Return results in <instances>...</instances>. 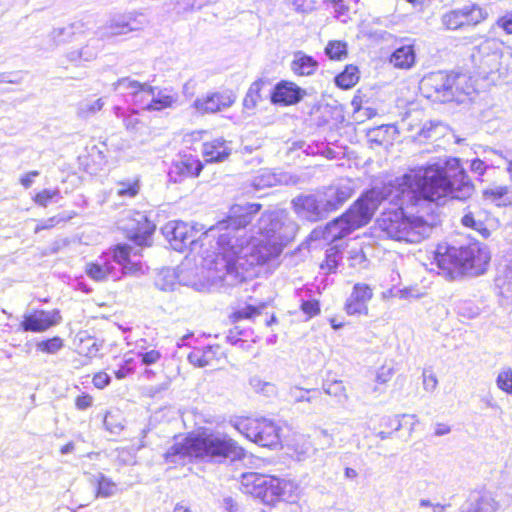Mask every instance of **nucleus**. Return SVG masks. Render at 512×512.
Returning <instances> with one entry per match:
<instances>
[{"label": "nucleus", "mask_w": 512, "mask_h": 512, "mask_svg": "<svg viewBox=\"0 0 512 512\" xmlns=\"http://www.w3.org/2000/svg\"><path fill=\"white\" fill-rule=\"evenodd\" d=\"M231 147L223 138H216L205 142L202 146V154L206 162H222L231 154Z\"/></svg>", "instance_id": "nucleus-26"}, {"label": "nucleus", "mask_w": 512, "mask_h": 512, "mask_svg": "<svg viewBox=\"0 0 512 512\" xmlns=\"http://www.w3.org/2000/svg\"><path fill=\"white\" fill-rule=\"evenodd\" d=\"M181 268H164L160 270L155 278V285L162 291H173L177 285L183 282Z\"/></svg>", "instance_id": "nucleus-30"}, {"label": "nucleus", "mask_w": 512, "mask_h": 512, "mask_svg": "<svg viewBox=\"0 0 512 512\" xmlns=\"http://www.w3.org/2000/svg\"><path fill=\"white\" fill-rule=\"evenodd\" d=\"M122 229L138 246H149L156 226L143 212H133L122 221Z\"/></svg>", "instance_id": "nucleus-12"}, {"label": "nucleus", "mask_w": 512, "mask_h": 512, "mask_svg": "<svg viewBox=\"0 0 512 512\" xmlns=\"http://www.w3.org/2000/svg\"><path fill=\"white\" fill-rule=\"evenodd\" d=\"M296 211L310 221H317L327 213L322 209L321 198L314 195L298 196L293 200Z\"/></svg>", "instance_id": "nucleus-23"}, {"label": "nucleus", "mask_w": 512, "mask_h": 512, "mask_svg": "<svg viewBox=\"0 0 512 512\" xmlns=\"http://www.w3.org/2000/svg\"><path fill=\"white\" fill-rule=\"evenodd\" d=\"M302 311L310 317L317 315L320 312L318 301H305L301 305Z\"/></svg>", "instance_id": "nucleus-58"}, {"label": "nucleus", "mask_w": 512, "mask_h": 512, "mask_svg": "<svg viewBox=\"0 0 512 512\" xmlns=\"http://www.w3.org/2000/svg\"><path fill=\"white\" fill-rule=\"evenodd\" d=\"M502 56L501 43L496 39H485L475 46L471 53V61L480 75L497 70Z\"/></svg>", "instance_id": "nucleus-10"}, {"label": "nucleus", "mask_w": 512, "mask_h": 512, "mask_svg": "<svg viewBox=\"0 0 512 512\" xmlns=\"http://www.w3.org/2000/svg\"><path fill=\"white\" fill-rule=\"evenodd\" d=\"M324 393L334 398L338 404H343L348 400L346 388L340 380H326L322 384Z\"/></svg>", "instance_id": "nucleus-38"}, {"label": "nucleus", "mask_w": 512, "mask_h": 512, "mask_svg": "<svg viewBox=\"0 0 512 512\" xmlns=\"http://www.w3.org/2000/svg\"><path fill=\"white\" fill-rule=\"evenodd\" d=\"M416 55L412 44L398 47L390 56V63L398 69H410L415 64Z\"/></svg>", "instance_id": "nucleus-31"}, {"label": "nucleus", "mask_w": 512, "mask_h": 512, "mask_svg": "<svg viewBox=\"0 0 512 512\" xmlns=\"http://www.w3.org/2000/svg\"><path fill=\"white\" fill-rule=\"evenodd\" d=\"M495 285L501 296L512 299V264L496 277Z\"/></svg>", "instance_id": "nucleus-41"}, {"label": "nucleus", "mask_w": 512, "mask_h": 512, "mask_svg": "<svg viewBox=\"0 0 512 512\" xmlns=\"http://www.w3.org/2000/svg\"><path fill=\"white\" fill-rule=\"evenodd\" d=\"M140 190L138 179H127L116 183L115 191L120 198H134Z\"/></svg>", "instance_id": "nucleus-43"}, {"label": "nucleus", "mask_w": 512, "mask_h": 512, "mask_svg": "<svg viewBox=\"0 0 512 512\" xmlns=\"http://www.w3.org/2000/svg\"><path fill=\"white\" fill-rule=\"evenodd\" d=\"M147 19L143 14L129 15L122 17L119 21L113 23L97 32V35L91 37L85 45L77 49H71L66 54V59L73 65L79 66L84 62L96 59L102 45L101 39L126 34L130 31L140 30L147 24Z\"/></svg>", "instance_id": "nucleus-6"}, {"label": "nucleus", "mask_w": 512, "mask_h": 512, "mask_svg": "<svg viewBox=\"0 0 512 512\" xmlns=\"http://www.w3.org/2000/svg\"><path fill=\"white\" fill-rule=\"evenodd\" d=\"M89 481L96 487L97 498H109L114 496L117 492V484L103 473L92 475Z\"/></svg>", "instance_id": "nucleus-33"}, {"label": "nucleus", "mask_w": 512, "mask_h": 512, "mask_svg": "<svg viewBox=\"0 0 512 512\" xmlns=\"http://www.w3.org/2000/svg\"><path fill=\"white\" fill-rule=\"evenodd\" d=\"M394 370L392 367L382 366L376 373V381L380 384L387 383L393 376Z\"/></svg>", "instance_id": "nucleus-56"}, {"label": "nucleus", "mask_w": 512, "mask_h": 512, "mask_svg": "<svg viewBox=\"0 0 512 512\" xmlns=\"http://www.w3.org/2000/svg\"><path fill=\"white\" fill-rule=\"evenodd\" d=\"M260 209L261 205L257 203L234 205L226 221L205 232L203 240L217 238L218 252L208 264V269L213 270L218 278L242 280L243 272L249 267L263 265L282 253L285 245L281 242L255 235L247 237L245 228Z\"/></svg>", "instance_id": "nucleus-2"}, {"label": "nucleus", "mask_w": 512, "mask_h": 512, "mask_svg": "<svg viewBox=\"0 0 512 512\" xmlns=\"http://www.w3.org/2000/svg\"><path fill=\"white\" fill-rule=\"evenodd\" d=\"M310 393V390H305L299 387H293L289 390V397L292 401L298 403V402H312L315 397L314 396H308Z\"/></svg>", "instance_id": "nucleus-54"}, {"label": "nucleus", "mask_w": 512, "mask_h": 512, "mask_svg": "<svg viewBox=\"0 0 512 512\" xmlns=\"http://www.w3.org/2000/svg\"><path fill=\"white\" fill-rule=\"evenodd\" d=\"M421 88L427 97L441 102L459 100L461 95L470 94L472 87L465 74L436 71L421 80Z\"/></svg>", "instance_id": "nucleus-7"}, {"label": "nucleus", "mask_w": 512, "mask_h": 512, "mask_svg": "<svg viewBox=\"0 0 512 512\" xmlns=\"http://www.w3.org/2000/svg\"><path fill=\"white\" fill-rule=\"evenodd\" d=\"M93 399L90 395H80L76 398L75 405L79 410H85L92 405Z\"/></svg>", "instance_id": "nucleus-63"}, {"label": "nucleus", "mask_w": 512, "mask_h": 512, "mask_svg": "<svg viewBox=\"0 0 512 512\" xmlns=\"http://www.w3.org/2000/svg\"><path fill=\"white\" fill-rule=\"evenodd\" d=\"M124 126L129 131H136L139 128L140 120L137 117V112L132 110L129 114H126L123 119Z\"/></svg>", "instance_id": "nucleus-55"}, {"label": "nucleus", "mask_w": 512, "mask_h": 512, "mask_svg": "<svg viewBox=\"0 0 512 512\" xmlns=\"http://www.w3.org/2000/svg\"><path fill=\"white\" fill-rule=\"evenodd\" d=\"M297 229V224L289 218L285 211H272L261 215L253 232L266 240L286 245L294 238Z\"/></svg>", "instance_id": "nucleus-8"}, {"label": "nucleus", "mask_w": 512, "mask_h": 512, "mask_svg": "<svg viewBox=\"0 0 512 512\" xmlns=\"http://www.w3.org/2000/svg\"><path fill=\"white\" fill-rule=\"evenodd\" d=\"M105 105L103 98L84 99L77 105V116L83 119L90 118L99 112Z\"/></svg>", "instance_id": "nucleus-40"}, {"label": "nucleus", "mask_w": 512, "mask_h": 512, "mask_svg": "<svg viewBox=\"0 0 512 512\" xmlns=\"http://www.w3.org/2000/svg\"><path fill=\"white\" fill-rule=\"evenodd\" d=\"M110 381V376L105 372H99L95 374L92 380L94 386L98 389L105 388L110 383Z\"/></svg>", "instance_id": "nucleus-60"}, {"label": "nucleus", "mask_w": 512, "mask_h": 512, "mask_svg": "<svg viewBox=\"0 0 512 512\" xmlns=\"http://www.w3.org/2000/svg\"><path fill=\"white\" fill-rule=\"evenodd\" d=\"M84 32L82 22H74L65 27L54 28L49 34L52 46L56 47L77 39Z\"/></svg>", "instance_id": "nucleus-27"}, {"label": "nucleus", "mask_w": 512, "mask_h": 512, "mask_svg": "<svg viewBox=\"0 0 512 512\" xmlns=\"http://www.w3.org/2000/svg\"><path fill=\"white\" fill-rule=\"evenodd\" d=\"M113 86L115 91L130 93L134 97V102L136 104L143 103V90L144 87L147 86L146 83H140L136 80L125 77L119 79L116 83L113 84Z\"/></svg>", "instance_id": "nucleus-34"}, {"label": "nucleus", "mask_w": 512, "mask_h": 512, "mask_svg": "<svg viewBox=\"0 0 512 512\" xmlns=\"http://www.w3.org/2000/svg\"><path fill=\"white\" fill-rule=\"evenodd\" d=\"M352 196V188L347 183H336L325 188L321 203L327 213L337 210Z\"/></svg>", "instance_id": "nucleus-18"}, {"label": "nucleus", "mask_w": 512, "mask_h": 512, "mask_svg": "<svg viewBox=\"0 0 512 512\" xmlns=\"http://www.w3.org/2000/svg\"><path fill=\"white\" fill-rule=\"evenodd\" d=\"M326 55L333 60H341L347 55V45L342 41H330L325 48Z\"/></svg>", "instance_id": "nucleus-45"}, {"label": "nucleus", "mask_w": 512, "mask_h": 512, "mask_svg": "<svg viewBox=\"0 0 512 512\" xmlns=\"http://www.w3.org/2000/svg\"><path fill=\"white\" fill-rule=\"evenodd\" d=\"M499 389L506 393H512V370L510 368L501 371L496 380Z\"/></svg>", "instance_id": "nucleus-51"}, {"label": "nucleus", "mask_w": 512, "mask_h": 512, "mask_svg": "<svg viewBox=\"0 0 512 512\" xmlns=\"http://www.w3.org/2000/svg\"><path fill=\"white\" fill-rule=\"evenodd\" d=\"M359 80L358 69L356 66H347L345 70L336 76L335 83L342 89L352 88Z\"/></svg>", "instance_id": "nucleus-42"}, {"label": "nucleus", "mask_w": 512, "mask_h": 512, "mask_svg": "<svg viewBox=\"0 0 512 512\" xmlns=\"http://www.w3.org/2000/svg\"><path fill=\"white\" fill-rule=\"evenodd\" d=\"M37 349L48 353V354H55L57 353L62 347H63V341L59 337H54L51 339H48L46 341H41L37 343Z\"/></svg>", "instance_id": "nucleus-50"}, {"label": "nucleus", "mask_w": 512, "mask_h": 512, "mask_svg": "<svg viewBox=\"0 0 512 512\" xmlns=\"http://www.w3.org/2000/svg\"><path fill=\"white\" fill-rule=\"evenodd\" d=\"M288 176L283 173L276 174L269 169L260 170L252 179L251 186L255 191L264 188L276 186L278 184H287Z\"/></svg>", "instance_id": "nucleus-28"}, {"label": "nucleus", "mask_w": 512, "mask_h": 512, "mask_svg": "<svg viewBox=\"0 0 512 512\" xmlns=\"http://www.w3.org/2000/svg\"><path fill=\"white\" fill-rule=\"evenodd\" d=\"M318 67L317 61L305 53L299 51L295 53L291 63V70L300 76L312 75Z\"/></svg>", "instance_id": "nucleus-32"}, {"label": "nucleus", "mask_w": 512, "mask_h": 512, "mask_svg": "<svg viewBox=\"0 0 512 512\" xmlns=\"http://www.w3.org/2000/svg\"><path fill=\"white\" fill-rule=\"evenodd\" d=\"M446 127L440 122H430L425 124L420 130V137L425 139H437L443 135Z\"/></svg>", "instance_id": "nucleus-47"}, {"label": "nucleus", "mask_w": 512, "mask_h": 512, "mask_svg": "<svg viewBox=\"0 0 512 512\" xmlns=\"http://www.w3.org/2000/svg\"><path fill=\"white\" fill-rule=\"evenodd\" d=\"M485 13L477 5H468L460 9L452 10L442 16L443 25L450 30H456L464 26H474L485 18Z\"/></svg>", "instance_id": "nucleus-13"}, {"label": "nucleus", "mask_w": 512, "mask_h": 512, "mask_svg": "<svg viewBox=\"0 0 512 512\" xmlns=\"http://www.w3.org/2000/svg\"><path fill=\"white\" fill-rule=\"evenodd\" d=\"M498 503L489 493L478 494L462 506L460 512H496Z\"/></svg>", "instance_id": "nucleus-29"}, {"label": "nucleus", "mask_w": 512, "mask_h": 512, "mask_svg": "<svg viewBox=\"0 0 512 512\" xmlns=\"http://www.w3.org/2000/svg\"><path fill=\"white\" fill-rule=\"evenodd\" d=\"M131 247L125 244L117 245L113 250V259L121 267V274H143V265L140 261L131 259Z\"/></svg>", "instance_id": "nucleus-24"}, {"label": "nucleus", "mask_w": 512, "mask_h": 512, "mask_svg": "<svg viewBox=\"0 0 512 512\" xmlns=\"http://www.w3.org/2000/svg\"><path fill=\"white\" fill-rule=\"evenodd\" d=\"M422 377L424 390L433 392L438 385V380L433 370L431 368H425L423 370Z\"/></svg>", "instance_id": "nucleus-53"}, {"label": "nucleus", "mask_w": 512, "mask_h": 512, "mask_svg": "<svg viewBox=\"0 0 512 512\" xmlns=\"http://www.w3.org/2000/svg\"><path fill=\"white\" fill-rule=\"evenodd\" d=\"M243 449L226 434L203 432L174 443L165 453L167 462L176 463L186 457L204 462L221 463L227 458H240Z\"/></svg>", "instance_id": "nucleus-4"}, {"label": "nucleus", "mask_w": 512, "mask_h": 512, "mask_svg": "<svg viewBox=\"0 0 512 512\" xmlns=\"http://www.w3.org/2000/svg\"><path fill=\"white\" fill-rule=\"evenodd\" d=\"M275 476H268L256 472L244 473L241 476V490L245 494H249L260 499L263 503L272 505L273 496L276 491L273 486Z\"/></svg>", "instance_id": "nucleus-11"}, {"label": "nucleus", "mask_w": 512, "mask_h": 512, "mask_svg": "<svg viewBox=\"0 0 512 512\" xmlns=\"http://www.w3.org/2000/svg\"><path fill=\"white\" fill-rule=\"evenodd\" d=\"M59 198H61V196L60 190L58 188L53 190L44 189L36 194V196L34 197V201L36 204L42 207H47L50 201L55 200L57 202Z\"/></svg>", "instance_id": "nucleus-48"}, {"label": "nucleus", "mask_w": 512, "mask_h": 512, "mask_svg": "<svg viewBox=\"0 0 512 512\" xmlns=\"http://www.w3.org/2000/svg\"><path fill=\"white\" fill-rule=\"evenodd\" d=\"M59 313L57 311L38 310L25 315L21 323L23 331L43 332L59 322Z\"/></svg>", "instance_id": "nucleus-19"}, {"label": "nucleus", "mask_w": 512, "mask_h": 512, "mask_svg": "<svg viewBox=\"0 0 512 512\" xmlns=\"http://www.w3.org/2000/svg\"><path fill=\"white\" fill-rule=\"evenodd\" d=\"M71 218H72L71 215H56V216L50 217L48 219L43 220L41 223H39L35 227L34 232L39 233L42 230L51 229L54 226H56L57 224H59L61 222H66L67 220H69Z\"/></svg>", "instance_id": "nucleus-52"}, {"label": "nucleus", "mask_w": 512, "mask_h": 512, "mask_svg": "<svg viewBox=\"0 0 512 512\" xmlns=\"http://www.w3.org/2000/svg\"><path fill=\"white\" fill-rule=\"evenodd\" d=\"M266 83V80L258 79L250 85L243 100L245 108L253 109L257 105L258 101L261 99L260 91Z\"/></svg>", "instance_id": "nucleus-44"}, {"label": "nucleus", "mask_w": 512, "mask_h": 512, "mask_svg": "<svg viewBox=\"0 0 512 512\" xmlns=\"http://www.w3.org/2000/svg\"><path fill=\"white\" fill-rule=\"evenodd\" d=\"M506 193L507 188L500 186L485 190L484 195L487 199L498 200L501 199Z\"/></svg>", "instance_id": "nucleus-61"}, {"label": "nucleus", "mask_w": 512, "mask_h": 512, "mask_svg": "<svg viewBox=\"0 0 512 512\" xmlns=\"http://www.w3.org/2000/svg\"><path fill=\"white\" fill-rule=\"evenodd\" d=\"M273 486L276 489L273 493V504L280 500L291 501L294 499L297 485L293 481L275 477Z\"/></svg>", "instance_id": "nucleus-35"}, {"label": "nucleus", "mask_w": 512, "mask_h": 512, "mask_svg": "<svg viewBox=\"0 0 512 512\" xmlns=\"http://www.w3.org/2000/svg\"><path fill=\"white\" fill-rule=\"evenodd\" d=\"M421 171L416 185H408L409 190L416 196V202L410 203L399 197H382L384 200L398 206L397 209L382 212L377 219V226L383 235L391 240L404 243H419L429 237L433 226L421 216L408 215L405 208L423 209L426 204L444 203L448 198L466 200L474 192V185L468 178L465 169L458 158H448L425 167L410 170L400 178Z\"/></svg>", "instance_id": "nucleus-1"}, {"label": "nucleus", "mask_w": 512, "mask_h": 512, "mask_svg": "<svg viewBox=\"0 0 512 512\" xmlns=\"http://www.w3.org/2000/svg\"><path fill=\"white\" fill-rule=\"evenodd\" d=\"M221 355L219 345H208L203 348H195L188 354V361L195 367L212 366Z\"/></svg>", "instance_id": "nucleus-25"}, {"label": "nucleus", "mask_w": 512, "mask_h": 512, "mask_svg": "<svg viewBox=\"0 0 512 512\" xmlns=\"http://www.w3.org/2000/svg\"><path fill=\"white\" fill-rule=\"evenodd\" d=\"M164 237L173 249L181 251L187 244L195 242L194 230L183 221H170L162 228Z\"/></svg>", "instance_id": "nucleus-15"}, {"label": "nucleus", "mask_w": 512, "mask_h": 512, "mask_svg": "<svg viewBox=\"0 0 512 512\" xmlns=\"http://www.w3.org/2000/svg\"><path fill=\"white\" fill-rule=\"evenodd\" d=\"M463 226L471 228L478 232L483 238L490 236V230L486 227L481 218L480 211H469L461 219Z\"/></svg>", "instance_id": "nucleus-37"}, {"label": "nucleus", "mask_w": 512, "mask_h": 512, "mask_svg": "<svg viewBox=\"0 0 512 512\" xmlns=\"http://www.w3.org/2000/svg\"><path fill=\"white\" fill-rule=\"evenodd\" d=\"M223 507L228 512H240V506L231 497H226L223 499Z\"/></svg>", "instance_id": "nucleus-64"}, {"label": "nucleus", "mask_w": 512, "mask_h": 512, "mask_svg": "<svg viewBox=\"0 0 512 512\" xmlns=\"http://www.w3.org/2000/svg\"><path fill=\"white\" fill-rule=\"evenodd\" d=\"M145 344V341H143ZM137 358L139 359L141 365L146 367L156 365L162 359V353L156 348L146 347L142 344H138L135 352Z\"/></svg>", "instance_id": "nucleus-39"}, {"label": "nucleus", "mask_w": 512, "mask_h": 512, "mask_svg": "<svg viewBox=\"0 0 512 512\" xmlns=\"http://www.w3.org/2000/svg\"><path fill=\"white\" fill-rule=\"evenodd\" d=\"M234 427L249 440L263 447L276 446L279 441V428L266 418H240Z\"/></svg>", "instance_id": "nucleus-9"}, {"label": "nucleus", "mask_w": 512, "mask_h": 512, "mask_svg": "<svg viewBox=\"0 0 512 512\" xmlns=\"http://www.w3.org/2000/svg\"><path fill=\"white\" fill-rule=\"evenodd\" d=\"M421 175L420 171L418 174L396 178L381 188H372L363 194L341 217L326 225L323 231L324 240L334 242L366 225L380 205L382 197H392L393 200L402 197L405 201L415 203L416 196L407 185H416Z\"/></svg>", "instance_id": "nucleus-3"}, {"label": "nucleus", "mask_w": 512, "mask_h": 512, "mask_svg": "<svg viewBox=\"0 0 512 512\" xmlns=\"http://www.w3.org/2000/svg\"><path fill=\"white\" fill-rule=\"evenodd\" d=\"M143 91V103L138 105L146 111H162L178 102V94L171 89H161L147 84Z\"/></svg>", "instance_id": "nucleus-14"}, {"label": "nucleus", "mask_w": 512, "mask_h": 512, "mask_svg": "<svg viewBox=\"0 0 512 512\" xmlns=\"http://www.w3.org/2000/svg\"><path fill=\"white\" fill-rule=\"evenodd\" d=\"M236 96L232 91L211 93L197 98L193 107L200 113H216L233 105Z\"/></svg>", "instance_id": "nucleus-16"}, {"label": "nucleus", "mask_w": 512, "mask_h": 512, "mask_svg": "<svg viewBox=\"0 0 512 512\" xmlns=\"http://www.w3.org/2000/svg\"><path fill=\"white\" fill-rule=\"evenodd\" d=\"M459 313L463 316H467L469 318H475L479 315L480 309L476 306L471 305L470 303H464L459 307Z\"/></svg>", "instance_id": "nucleus-62"}, {"label": "nucleus", "mask_w": 512, "mask_h": 512, "mask_svg": "<svg viewBox=\"0 0 512 512\" xmlns=\"http://www.w3.org/2000/svg\"><path fill=\"white\" fill-rule=\"evenodd\" d=\"M202 169L203 165L198 158L192 155H184L174 162L170 170V176L177 182L186 177L198 176Z\"/></svg>", "instance_id": "nucleus-22"}, {"label": "nucleus", "mask_w": 512, "mask_h": 512, "mask_svg": "<svg viewBox=\"0 0 512 512\" xmlns=\"http://www.w3.org/2000/svg\"><path fill=\"white\" fill-rule=\"evenodd\" d=\"M265 307V304H261L260 306L254 305H246L243 308L238 309L232 314V319L234 322L243 319H253L254 317L261 314V310Z\"/></svg>", "instance_id": "nucleus-46"}, {"label": "nucleus", "mask_w": 512, "mask_h": 512, "mask_svg": "<svg viewBox=\"0 0 512 512\" xmlns=\"http://www.w3.org/2000/svg\"><path fill=\"white\" fill-rule=\"evenodd\" d=\"M373 297L371 287L365 283H357L354 285L350 296L345 303V311L349 315H367L368 302Z\"/></svg>", "instance_id": "nucleus-17"}, {"label": "nucleus", "mask_w": 512, "mask_h": 512, "mask_svg": "<svg viewBox=\"0 0 512 512\" xmlns=\"http://www.w3.org/2000/svg\"><path fill=\"white\" fill-rule=\"evenodd\" d=\"M114 259L100 258L86 265V274L95 281H116L120 275L116 271Z\"/></svg>", "instance_id": "nucleus-21"}, {"label": "nucleus", "mask_w": 512, "mask_h": 512, "mask_svg": "<svg viewBox=\"0 0 512 512\" xmlns=\"http://www.w3.org/2000/svg\"><path fill=\"white\" fill-rule=\"evenodd\" d=\"M290 449L292 450V457L298 461L308 459L315 452L309 438L304 435L296 437L291 444Z\"/></svg>", "instance_id": "nucleus-36"}, {"label": "nucleus", "mask_w": 512, "mask_h": 512, "mask_svg": "<svg viewBox=\"0 0 512 512\" xmlns=\"http://www.w3.org/2000/svg\"><path fill=\"white\" fill-rule=\"evenodd\" d=\"M305 91L293 82L281 81L271 93V101L274 104L293 105L298 103Z\"/></svg>", "instance_id": "nucleus-20"}, {"label": "nucleus", "mask_w": 512, "mask_h": 512, "mask_svg": "<svg viewBox=\"0 0 512 512\" xmlns=\"http://www.w3.org/2000/svg\"><path fill=\"white\" fill-rule=\"evenodd\" d=\"M497 26L503 29L507 34H512V11L500 17Z\"/></svg>", "instance_id": "nucleus-59"}, {"label": "nucleus", "mask_w": 512, "mask_h": 512, "mask_svg": "<svg viewBox=\"0 0 512 512\" xmlns=\"http://www.w3.org/2000/svg\"><path fill=\"white\" fill-rule=\"evenodd\" d=\"M249 384L255 392L263 393L267 396L274 394L276 391L272 383L265 382L258 376L250 378Z\"/></svg>", "instance_id": "nucleus-49"}, {"label": "nucleus", "mask_w": 512, "mask_h": 512, "mask_svg": "<svg viewBox=\"0 0 512 512\" xmlns=\"http://www.w3.org/2000/svg\"><path fill=\"white\" fill-rule=\"evenodd\" d=\"M132 362V358L125 359L124 364L121 365L120 368L114 372L117 379H124L130 373L133 372Z\"/></svg>", "instance_id": "nucleus-57"}, {"label": "nucleus", "mask_w": 512, "mask_h": 512, "mask_svg": "<svg viewBox=\"0 0 512 512\" xmlns=\"http://www.w3.org/2000/svg\"><path fill=\"white\" fill-rule=\"evenodd\" d=\"M434 260L438 267L447 271L449 275L454 273L473 272L483 273L490 261V252L487 247L474 242L465 247H454L448 244L438 245Z\"/></svg>", "instance_id": "nucleus-5"}]
</instances>
